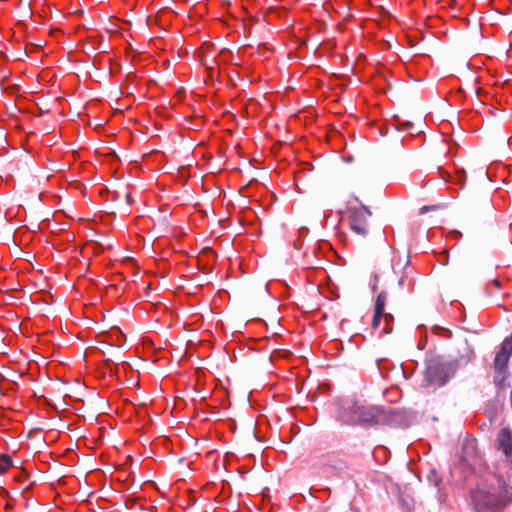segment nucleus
Here are the masks:
<instances>
[{
  "label": "nucleus",
  "mask_w": 512,
  "mask_h": 512,
  "mask_svg": "<svg viewBox=\"0 0 512 512\" xmlns=\"http://www.w3.org/2000/svg\"><path fill=\"white\" fill-rule=\"evenodd\" d=\"M340 419L343 423L352 425L401 426L405 424L406 417L398 409L354 402L343 410Z\"/></svg>",
  "instance_id": "obj_1"
},
{
  "label": "nucleus",
  "mask_w": 512,
  "mask_h": 512,
  "mask_svg": "<svg viewBox=\"0 0 512 512\" xmlns=\"http://www.w3.org/2000/svg\"><path fill=\"white\" fill-rule=\"evenodd\" d=\"M477 512H502L512 502L511 487L503 476L493 474L471 491Z\"/></svg>",
  "instance_id": "obj_2"
},
{
  "label": "nucleus",
  "mask_w": 512,
  "mask_h": 512,
  "mask_svg": "<svg viewBox=\"0 0 512 512\" xmlns=\"http://www.w3.org/2000/svg\"><path fill=\"white\" fill-rule=\"evenodd\" d=\"M466 354L456 360H446L442 356H433L427 360L425 380L428 384L442 386L454 375L460 364H467L474 358V350L467 344Z\"/></svg>",
  "instance_id": "obj_3"
},
{
  "label": "nucleus",
  "mask_w": 512,
  "mask_h": 512,
  "mask_svg": "<svg viewBox=\"0 0 512 512\" xmlns=\"http://www.w3.org/2000/svg\"><path fill=\"white\" fill-rule=\"evenodd\" d=\"M351 230L361 239H366L370 234V223L372 213L370 209L361 204L360 207H349L347 209Z\"/></svg>",
  "instance_id": "obj_4"
},
{
  "label": "nucleus",
  "mask_w": 512,
  "mask_h": 512,
  "mask_svg": "<svg viewBox=\"0 0 512 512\" xmlns=\"http://www.w3.org/2000/svg\"><path fill=\"white\" fill-rule=\"evenodd\" d=\"M512 355V340L506 338L500 347L499 352L496 354L493 368L495 371V382L502 383L505 379V373L509 363V359Z\"/></svg>",
  "instance_id": "obj_5"
},
{
  "label": "nucleus",
  "mask_w": 512,
  "mask_h": 512,
  "mask_svg": "<svg viewBox=\"0 0 512 512\" xmlns=\"http://www.w3.org/2000/svg\"><path fill=\"white\" fill-rule=\"evenodd\" d=\"M496 450L502 452L506 464L512 468V429L510 427L502 428L494 441Z\"/></svg>",
  "instance_id": "obj_6"
},
{
  "label": "nucleus",
  "mask_w": 512,
  "mask_h": 512,
  "mask_svg": "<svg viewBox=\"0 0 512 512\" xmlns=\"http://www.w3.org/2000/svg\"><path fill=\"white\" fill-rule=\"evenodd\" d=\"M387 298H388V293L384 290L381 291L375 300L374 311L384 313Z\"/></svg>",
  "instance_id": "obj_7"
},
{
  "label": "nucleus",
  "mask_w": 512,
  "mask_h": 512,
  "mask_svg": "<svg viewBox=\"0 0 512 512\" xmlns=\"http://www.w3.org/2000/svg\"><path fill=\"white\" fill-rule=\"evenodd\" d=\"M13 465L12 459L7 454L0 456V475L4 474L9 467Z\"/></svg>",
  "instance_id": "obj_8"
},
{
  "label": "nucleus",
  "mask_w": 512,
  "mask_h": 512,
  "mask_svg": "<svg viewBox=\"0 0 512 512\" xmlns=\"http://www.w3.org/2000/svg\"><path fill=\"white\" fill-rule=\"evenodd\" d=\"M396 122H397V125L399 126V128L403 131H408L410 132L411 134L413 133V130H414V124L412 121L410 120H401L398 116L396 117Z\"/></svg>",
  "instance_id": "obj_9"
},
{
  "label": "nucleus",
  "mask_w": 512,
  "mask_h": 512,
  "mask_svg": "<svg viewBox=\"0 0 512 512\" xmlns=\"http://www.w3.org/2000/svg\"><path fill=\"white\" fill-rule=\"evenodd\" d=\"M383 315H384L383 312L374 311V316H373L372 323H371V325L374 329H376L379 326Z\"/></svg>",
  "instance_id": "obj_10"
},
{
  "label": "nucleus",
  "mask_w": 512,
  "mask_h": 512,
  "mask_svg": "<svg viewBox=\"0 0 512 512\" xmlns=\"http://www.w3.org/2000/svg\"><path fill=\"white\" fill-rule=\"evenodd\" d=\"M437 208H438V206H423L420 208V214H424L430 210H435Z\"/></svg>",
  "instance_id": "obj_11"
},
{
  "label": "nucleus",
  "mask_w": 512,
  "mask_h": 512,
  "mask_svg": "<svg viewBox=\"0 0 512 512\" xmlns=\"http://www.w3.org/2000/svg\"><path fill=\"white\" fill-rule=\"evenodd\" d=\"M386 322V324H388L390 321L393 320V315L390 314V313H385L384 312V315L382 316Z\"/></svg>",
  "instance_id": "obj_12"
},
{
  "label": "nucleus",
  "mask_w": 512,
  "mask_h": 512,
  "mask_svg": "<svg viewBox=\"0 0 512 512\" xmlns=\"http://www.w3.org/2000/svg\"><path fill=\"white\" fill-rule=\"evenodd\" d=\"M125 197H126L127 204L131 205L133 203V199H132L131 194L130 193H126Z\"/></svg>",
  "instance_id": "obj_13"
},
{
  "label": "nucleus",
  "mask_w": 512,
  "mask_h": 512,
  "mask_svg": "<svg viewBox=\"0 0 512 512\" xmlns=\"http://www.w3.org/2000/svg\"><path fill=\"white\" fill-rule=\"evenodd\" d=\"M377 288H378V283H373V285L371 286V290L373 292H375L377 290Z\"/></svg>",
  "instance_id": "obj_14"
},
{
  "label": "nucleus",
  "mask_w": 512,
  "mask_h": 512,
  "mask_svg": "<svg viewBox=\"0 0 512 512\" xmlns=\"http://www.w3.org/2000/svg\"><path fill=\"white\" fill-rule=\"evenodd\" d=\"M374 283H378L379 282V275L378 274H374Z\"/></svg>",
  "instance_id": "obj_15"
},
{
  "label": "nucleus",
  "mask_w": 512,
  "mask_h": 512,
  "mask_svg": "<svg viewBox=\"0 0 512 512\" xmlns=\"http://www.w3.org/2000/svg\"><path fill=\"white\" fill-rule=\"evenodd\" d=\"M494 284L496 285V287L500 288L501 286V283L499 280H494Z\"/></svg>",
  "instance_id": "obj_16"
},
{
  "label": "nucleus",
  "mask_w": 512,
  "mask_h": 512,
  "mask_svg": "<svg viewBox=\"0 0 512 512\" xmlns=\"http://www.w3.org/2000/svg\"><path fill=\"white\" fill-rule=\"evenodd\" d=\"M442 254H443L444 256H446V260H448V252L444 250V251L442 252Z\"/></svg>",
  "instance_id": "obj_17"
},
{
  "label": "nucleus",
  "mask_w": 512,
  "mask_h": 512,
  "mask_svg": "<svg viewBox=\"0 0 512 512\" xmlns=\"http://www.w3.org/2000/svg\"><path fill=\"white\" fill-rule=\"evenodd\" d=\"M443 260H445V261H441V264H443V265L447 264L446 256L443 257Z\"/></svg>",
  "instance_id": "obj_18"
},
{
  "label": "nucleus",
  "mask_w": 512,
  "mask_h": 512,
  "mask_svg": "<svg viewBox=\"0 0 512 512\" xmlns=\"http://www.w3.org/2000/svg\"><path fill=\"white\" fill-rule=\"evenodd\" d=\"M398 283H399V286H402L403 285V278H400Z\"/></svg>",
  "instance_id": "obj_19"
},
{
  "label": "nucleus",
  "mask_w": 512,
  "mask_h": 512,
  "mask_svg": "<svg viewBox=\"0 0 512 512\" xmlns=\"http://www.w3.org/2000/svg\"><path fill=\"white\" fill-rule=\"evenodd\" d=\"M384 331H385L386 333H390V332H391V330H390V329H388V328H386V327L384 328Z\"/></svg>",
  "instance_id": "obj_20"
},
{
  "label": "nucleus",
  "mask_w": 512,
  "mask_h": 512,
  "mask_svg": "<svg viewBox=\"0 0 512 512\" xmlns=\"http://www.w3.org/2000/svg\"><path fill=\"white\" fill-rule=\"evenodd\" d=\"M9 508H12V505H11V504H9V503H7V504H6V509H9Z\"/></svg>",
  "instance_id": "obj_21"
},
{
  "label": "nucleus",
  "mask_w": 512,
  "mask_h": 512,
  "mask_svg": "<svg viewBox=\"0 0 512 512\" xmlns=\"http://www.w3.org/2000/svg\"><path fill=\"white\" fill-rule=\"evenodd\" d=\"M458 177H460L461 181L465 179L464 177H461V174H458Z\"/></svg>",
  "instance_id": "obj_22"
},
{
  "label": "nucleus",
  "mask_w": 512,
  "mask_h": 512,
  "mask_svg": "<svg viewBox=\"0 0 512 512\" xmlns=\"http://www.w3.org/2000/svg\"><path fill=\"white\" fill-rule=\"evenodd\" d=\"M458 177H460L461 181L465 179L464 177H461V174H458Z\"/></svg>",
  "instance_id": "obj_23"
},
{
  "label": "nucleus",
  "mask_w": 512,
  "mask_h": 512,
  "mask_svg": "<svg viewBox=\"0 0 512 512\" xmlns=\"http://www.w3.org/2000/svg\"><path fill=\"white\" fill-rule=\"evenodd\" d=\"M510 340H512V334L508 337Z\"/></svg>",
  "instance_id": "obj_24"
}]
</instances>
